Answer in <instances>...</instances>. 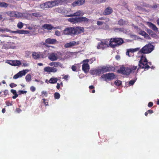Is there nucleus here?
<instances>
[{"label":"nucleus","mask_w":159,"mask_h":159,"mask_svg":"<svg viewBox=\"0 0 159 159\" xmlns=\"http://www.w3.org/2000/svg\"><path fill=\"white\" fill-rule=\"evenodd\" d=\"M28 72L29 70H25L20 71L14 75L13 76V79H16L19 78L25 75Z\"/></svg>","instance_id":"nucleus-12"},{"label":"nucleus","mask_w":159,"mask_h":159,"mask_svg":"<svg viewBox=\"0 0 159 159\" xmlns=\"http://www.w3.org/2000/svg\"><path fill=\"white\" fill-rule=\"evenodd\" d=\"M42 28L43 29H47L48 30H51L52 29H60L61 30V26H57L54 28L50 24H45L42 26Z\"/></svg>","instance_id":"nucleus-16"},{"label":"nucleus","mask_w":159,"mask_h":159,"mask_svg":"<svg viewBox=\"0 0 159 159\" xmlns=\"http://www.w3.org/2000/svg\"><path fill=\"white\" fill-rule=\"evenodd\" d=\"M29 16H30L32 18L34 17H38L41 16V15L39 13H33L32 14H29Z\"/></svg>","instance_id":"nucleus-30"},{"label":"nucleus","mask_w":159,"mask_h":159,"mask_svg":"<svg viewBox=\"0 0 159 159\" xmlns=\"http://www.w3.org/2000/svg\"><path fill=\"white\" fill-rule=\"evenodd\" d=\"M4 31H7V32H10L13 33H19L21 34H25V31L24 30H20L15 31H11L10 30L8 29L7 28H0V32H3Z\"/></svg>","instance_id":"nucleus-11"},{"label":"nucleus","mask_w":159,"mask_h":159,"mask_svg":"<svg viewBox=\"0 0 159 159\" xmlns=\"http://www.w3.org/2000/svg\"><path fill=\"white\" fill-rule=\"evenodd\" d=\"M126 22L125 21H124L123 20L121 19L118 21V24L120 25H123L126 24Z\"/></svg>","instance_id":"nucleus-45"},{"label":"nucleus","mask_w":159,"mask_h":159,"mask_svg":"<svg viewBox=\"0 0 159 159\" xmlns=\"http://www.w3.org/2000/svg\"><path fill=\"white\" fill-rule=\"evenodd\" d=\"M53 7L58 5L63 4L66 3V0H56L52 1Z\"/></svg>","instance_id":"nucleus-21"},{"label":"nucleus","mask_w":159,"mask_h":159,"mask_svg":"<svg viewBox=\"0 0 159 159\" xmlns=\"http://www.w3.org/2000/svg\"><path fill=\"white\" fill-rule=\"evenodd\" d=\"M119 73L123 74L128 75L131 73V70L129 68L125 67H121L119 70H118Z\"/></svg>","instance_id":"nucleus-9"},{"label":"nucleus","mask_w":159,"mask_h":159,"mask_svg":"<svg viewBox=\"0 0 159 159\" xmlns=\"http://www.w3.org/2000/svg\"><path fill=\"white\" fill-rule=\"evenodd\" d=\"M25 79L26 80L27 82H29L31 80V75L30 74L27 75L25 76Z\"/></svg>","instance_id":"nucleus-38"},{"label":"nucleus","mask_w":159,"mask_h":159,"mask_svg":"<svg viewBox=\"0 0 159 159\" xmlns=\"http://www.w3.org/2000/svg\"><path fill=\"white\" fill-rule=\"evenodd\" d=\"M43 102L44 103V104L45 105V106H47L48 105V102H46V100L45 99H43Z\"/></svg>","instance_id":"nucleus-60"},{"label":"nucleus","mask_w":159,"mask_h":159,"mask_svg":"<svg viewBox=\"0 0 159 159\" xmlns=\"http://www.w3.org/2000/svg\"><path fill=\"white\" fill-rule=\"evenodd\" d=\"M84 13L82 11L79 10L73 14H70L67 15L66 16L67 17H71L73 16H83Z\"/></svg>","instance_id":"nucleus-18"},{"label":"nucleus","mask_w":159,"mask_h":159,"mask_svg":"<svg viewBox=\"0 0 159 159\" xmlns=\"http://www.w3.org/2000/svg\"><path fill=\"white\" fill-rule=\"evenodd\" d=\"M111 70V68L110 67L103 66L92 70H90V73L93 75H99L101 74L109 71Z\"/></svg>","instance_id":"nucleus-1"},{"label":"nucleus","mask_w":159,"mask_h":159,"mask_svg":"<svg viewBox=\"0 0 159 159\" xmlns=\"http://www.w3.org/2000/svg\"><path fill=\"white\" fill-rule=\"evenodd\" d=\"M71 69L73 71H75L76 70V67L75 65H73L72 66Z\"/></svg>","instance_id":"nucleus-59"},{"label":"nucleus","mask_w":159,"mask_h":159,"mask_svg":"<svg viewBox=\"0 0 159 159\" xmlns=\"http://www.w3.org/2000/svg\"><path fill=\"white\" fill-rule=\"evenodd\" d=\"M79 44V41H71L69 43L65 44L64 45V47L65 48H70L72 47L73 46L77 45H78Z\"/></svg>","instance_id":"nucleus-17"},{"label":"nucleus","mask_w":159,"mask_h":159,"mask_svg":"<svg viewBox=\"0 0 159 159\" xmlns=\"http://www.w3.org/2000/svg\"><path fill=\"white\" fill-rule=\"evenodd\" d=\"M60 54L58 52H52L49 55L48 58L52 61H56L60 58Z\"/></svg>","instance_id":"nucleus-8"},{"label":"nucleus","mask_w":159,"mask_h":159,"mask_svg":"<svg viewBox=\"0 0 159 159\" xmlns=\"http://www.w3.org/2000/svg\"><path fill=\"white\" fill-rule=\"evenodd\" d=\"M140 49V48H135L129 49V51L131 52H137Z\"/></svg>","instance_id":"nucleus-41"},{"label":"nucleus","mask_w":159,"mask_h":159,"mask_svg":"<svg viewBox=\"0 0 159 159\" xmlns=\"http://www.w3.org/2000/svg\"><path fill=\"white\" fill-rule=\"evenodd\" d=\"M74 35L78 34L84 32V28L80 27H74Z\"/></svg>","instance_id":"nucleus-22"},{"label":"nucleus","mask_w":159,"mask_h":159,"mask_svg":"<svg viewBox=\"0 0 159 159\" xmlns=\"http://www.w3.org/2000/svg\"><path fill=\"white\" fill-rule=\"evenodd\" d=\"M57 42V40L55 39L48 38L45 40V42L43 43V44L47 47L49 46L47 44H54Z\"/></svg>","instance_id":"nucleus-14"},{"label":"nucleus","mask_w":159,"mask_h":159,"mask_svg":"<svg viewBox=\"0 0 159 159\" xmlns=\"http://www.w3.org/2000/svg\"><path fill=\"white\" fill-rule=\"evenodd\" d=\"M95 1L98 3H100L105 2L106 0H95Z\"/></svg>","instance_id":"nucleus-53"},{"label":"nucleus","mask_w":159,"mask_h":159,"mask_svg":"<svg viewBox=\"0 0 159 159\" xmlns=\"http://www.w3.org/2000/svg\"><path fill=\"white\" fill-rule=\"evenodd\" d=\"M72 55V53L71 52H67L66 53L65 58V59H67L71 57Z\"/></svg>","instance_id":"nucleus-47"},{"label":"nucleus","mask_w":159,"mask_h":159,"mask_svg":"<svg viewBox=\"0 0 159 159\" xmlns=\"http://www.w3.org/2000/svg\"><path fill=\"white\" fill-rule=\"evenodd\" d=\"M115 75L113 73H108L102 75L101 78L104 79V81H107L108 80H113L115 78Z\"/></svg>","instance_id":"nucleus-7"},{"label":"nucleus","mask_w":159,"mask_h":159,"mask_svg":"<svg viewBox=\"0 0 159 159\" xmlns=\"http://www.w3.org/2000/svg\"><path fill=\"white\" fill-rule=\"evenodd\" d=\"M74 28L72 27H67L63 31L64 34L73 35H74Z\"/></svg>","instance_id":"nucleus-10"},{"label":"nucleus","mask_w":159,"mask_h":159,"mask_svg":"<svg viewBox=\"0 0 159 159\" xmlns=\"http://www.w3.org/2000/svg\"><path fill=\"white\" fill-rule=\"evenodd\" d=\"M17 86L16 84H14V83H11V84H10V86L11 88H13V87H16V86Z\"/></svg>","instance_id":"nucleus-57"},{"label":"nucleus","mask_w":159,"mask_h":159,"mask_svg":"<svg viewBox=\"0 0 159 159\" xmlns=\"http://www.w3.org/2000/svg\"><path fill=\"white\" fill-rule=\"evenodd\" d=\"M146 24L149 27L152 29L154 31H156L158 30V28L154 24L151 22H146Z\"/></svg>","instance_id":"nucleus-25"},{"label":"nucleus","mask_w":159,"mask_h":159,"mask_svg":"<svg viewBox=\"0 0 159 159\" xmlns=\"http://www.w3.org/2000/svg\"><path fill=\"white\" fill-rule=\"evenodd\" d=\"M69 77L68 75H65L64 76L63 79L66 80H68V78Z\"/></svg>","instance_id":"nucleus-64"},{"label":"nucleus","mask_w":159,"mask_h":159,"mask_svg":"<svg viewBox=\"0 0 159 159\" xmlns=\"http://www.w3.org/2000/svg\"><path fill=\"white\" fill-rule=\"evenodd\" d=\"M103 22L100 21H98L97 22V24L98 25H101L103 24Z\"/></svg>","instance_id":"nucleus-58"},{"label":"nucleus","mask_w":159,"mask_h":159,"mask_svg":"<svg viewBox=\"0 0 159 159\" xmlns=\"http://www.w3.org/2000/svg\"><path fill=\"white\" fill-rule=\"evenodd\" d=\"M149 64L151 65V62H148ZM148 61L145 56L142 55L141 56V59L139 61V67L141 68L148 69L149 66L148 65Z\"/></svg>","instance_id":"nucleus-2"},{"label":"nucleus","mask_w":159,"mask_h":159,"mask_svg":"<svg viewBox=\"0 0 159 159\" xmlns=\"http://www.w3.org/2000/svg\"><path fill=\"white\" fill-rule=\"evenodd\" d=\"M58 79L57 78L52 77L49 80V83L51 84H55L57 82Z\"/></svg>","instance_id":"nucleus-34"},{"label":"nucleus","mask_w":159,"mask_h":159,"mask_svg":"<svg viewBox=\"0 0 159 159\" xmlns=\"http://www.w3.org/2000/svg\"><path fill=\"white\" fill-rule=\"evenodd\" d=\"M11 92L14 95L12 97L13 98L15 99L18 96V94H17L16 90L11 89Z\"/></svg>","instance_id":"nucleus-36"},{"label":"nucleus","mask_w":159,"mask_h":159,"mask_svg":"<svg viewBox=\"0 0 159 159\" xmlns=\"http://www.w3.org/2000/svg\"><path fill=\"white\" fill-rule=\"evenodd\" d=\"M112 11V10L110 7H108L106 8L103 14L105 15H107L111 14Z\"/></svg>","instance_id":"nucleus-27"},{"label":"nucleus","mask_w":159,"mask_h":159,"mask_svg":"<svg viewBox=\"0 0 159 159\" xmlns=\"http://www.w3.org/2000/svg\"><path fill=\"white\" fill-rule=\"evenodd\" d=\"M136 80H130L129 82V84L130 85H132L135 82Z\"/></svg>","instance_id":"nucleus-51"},{"label":"nucleus","mask_w":159,"mask_h":159,"mask_svg":"<svg viewBox=\"0 0 159 159\" xmlns=\"http://www.w3.org/2000/svg\"><path fill=\"white\" fill-rule=\"evenodd\" d=\"M26 93L27 91H26L19 90L18 92V93L19 95H20L22 94Z\"/></svg>","instance_id":"nucleus-50"},{"label":"nucleus","mask_w":159,"mask_h":159,"mask_svg":"<svg viewBox=\"0 0 159 159\" xmlns=\"http://www.w3.org/2000/svg\"><path fill=\"white\" fill-rule=\"evenodd\" d=\"M95 60V59L94 58H93L90 59L84 60L82 61V62H86L87 63H88V62H89V63L91 64Z\"/></svg>","instance_id":"nucleus-33"},{"label":"nucleus","mask_w":159,"mask_h":159,"mask_svg":"<svg viewBox=\"0 0 159 159\" xmlns=\"http://www.w3.org/2000/svg\"><path fill=\"white\" fill-rule=\"evenodd\" d=\"M84 0H78L73 2L72 4V5L74 7L80 6L84 4Z\"/></svg>","instance_id":"nucleus-26"},{"label":"nucleus","mask_w":159,"mask_h":159,"mask_svg":"<svg viewBox=\"0 0 159 159\" xmlns=\"http://www.w3.org/2000/svg\"><path fill=\"white\" fill-rule=\"evenodd\" d=\"M110 40L109 39H102L98 43L97 46L98 49H103L110 46Z\"/></svg>","instance_id":"nucleus-5"},{"label":"nucleus","mask_w":159,"mask_h":159,"mask_svg":"<svg viewBox=\"0 0 159 159\" xmlns=\"http://www.w3.org/2000/svg\"><path fill=\"white\" fill-rule=\"evenodd\" d=\"M146 24L149 27L152 29L154 31H156L158 30V28L154 24L151 22H146Z\"/></svg>","instance_id":"nucleus-24"},{"label":"nucleus","mask_w":159,"mask_h":159,"mask_svg":"<svg viewBox=\"0 0 159 159\" xmlns=\"http://www.w3.org/2000/svg\"><path fill=\"white\" fill-rule=\"evenodd\" d=\"M145 38L147 39H149L150 38V37L149 36V35L146 33L143 36Z\"/></svg>","instance_id":"nucleus-56"},{"label":"nucleus","mask_w":159,"mask_h":159,"mask_svg":"<svg viewBox=\"0 0 159 159\" xmlns=\"http://www.w3.org/2000/svg\"><path fill=\"white\" fill-rule=\"evenodd\" d=\"M54 97L55 99H58L60 98V95L59 93H55L54 94Z\"/></svg>","instance_id":"nucleus-43"},{"label":"nucleus","mask_w":159,"mask_h":159,"mask_svg":"<svg viewBox=\"0 0 159 159\" xmlns=\"http://www.w3.org/2000/svg\"><path fill=\"white\" fill-rule=\"evenodd\" d=\"M68 20L71 22L75 23L82 22H87L89 21V20L85 17H80L69 18L68 19Z\"/></svg>","instance_id":"nucleus-6"},{"label":"nucleus","mask_w":159,"mask_h":159,"mask_svg":"<svg viewBox=\"0 0 159 159\" xmlns=\"http://www.w3.org/2000/svg\"><path fill=\"white\" fill-rule=\"evenodd\" d=\"M115 84L117 86H119L121 84V82L119 80H116L115 81Z\"/></svg>","instance_id":"nucleus-46"},{"label":"nucleus","mask_w":159,"mask_h":159,"mask_svg":"<svg viewBox=\"0 0 159 159\" xmlns=\"http://www.w3.org/2000/svg\"><path fill=\"white\" fill-rule=\"evenodd\" d=\"M62 13L65 14H71V10L69 8H63V9Z\"/></svg>","instance_id":"nucleus-32"},{"label":"nucleus","mask_w":159,"mask_h":159,"mask_svg":"<svg viewBox=\"0 0 159 159\" xmlns=\"http://www.w3.org/2000/svg\"><path fill=\"white\" fill-rule=\"evenodd\" d=\"M83 65L82 66V70L85 73H87L89 71L90 69L89 65L86 62H82Z\"/></svg>","instance_id":"nucleus-19"},{"label":"nucleus","mask_w":159,"mask_h":159,"mask_svg":"<svg viewBox=\"0 0 159 159\" xmlns=\"http://www.w3.org/2000/svg\"><path fill=\"white\" fill-rule=\"evenodd\" d=\"M30 90L31 91L34 92L35 91L36 88L34 86H31L30 88Z\"/></svg>","instance_id":"nucleus-54"},{"label":"nucleus","mask_w":159,"mask_h":159,"mask_svg":"<svg viewBox=\"0 0 159 159\" xmlns=\"http://www.w3.org/2000/svg\"><path fill=\"white\" fill-rule=\"evenodd\" d=\"M17 27L19 29H21L23 27V24L21 22H19L17 25Z\"/></svg>","instance_id":"nucleus-49"},{"label":"nucleus","mask_w":159,"mask_h":159,"mask_svg":"<svg viewBox=\"0 0 159 159\" xmlns=\"http://www.w3.org/2000/svg\"><path fill=\"white\" fill-rule=\"evenodd\" d=\"M44 71L47 72L48 73H56L57 71V69L56 68L50 67L46 66L43 69Z\"/></svg>","instance_id":"nucleus-13"},{"label":"nucleus","mask_w":159,"mask_h":159,"mask_svg":"<svg viewBox=\"0 0 159 159\" xmlns=\"http://www.w3.org/2000/svg\"><path fill=\"white\" fill-rule=\"evenodd\" d=\"M42 95L43 97H47L48 96L47 92L45 91H43L41 92Z\"/></svg>","instance_id":"nucleus-48"},{"label":"nucleus","mask_w":159,"mask_h":159,"mask_svg":"<svg viewBox=\"0 0 159 159\" xmlns=\"http://www.w3.org/2000/svg\"><path fill=\"white\" fill-rule=\"evenodd\" d=\"M53 7L52 1L51 2H48L42 4L40 5V7L42 8H48L52 7Z\"/></svg>","instance_id":"nucleus-15"},{"label":"nucleus","mask_w":159,"mask_h":159,"mask_svg":"<svg viewBox=\"0 0 159 159\" xmlns=\"http://www.w3.org/2000/svg\"><path fill=\"white\" fill-rule=\"evenodd\" d=\"M55 34L57 36H60L61 35L60 32L58 31H55Z\"/></svg>","instance_id":"nucleus-55"},{"label":"nucleus","mask_w":159,"mask_h":159,"mask_svg":"<svg viewBox=\"0 0 159 159\" xmlns=\"http://www.w3.org/2000/svg\"><path fill=\"white\" fill-rule=\"evenodd\" d=\"M32 56L34 59H39L41 58L40 52H32Z\"/></svg>","instance_id":"nucleus-23"},{"label":"nucleus","mask_w":159,"mask_h":159,"mask_svg":"<svg viewBox=\"0 0 159 159\" xmlns=\"http://www.w3.org/2000/svg\"><path fill=\"white\" fill-rule=\"evenodd\" d=\"M133 26L134 29L137 30V32L143 36L146 33V32L143 31L141 30L140 29H139L138 26L134 25Z\"/></svg>","instance_id":"nucleus-29"},{"label":"nucleus","mask_w":159,"mask_h":159,"mask_svg":"<svg viewBox=\"0 0 159 159\" xmlns=\"http://www.w3.org/2000/svg\"><path fill=\"white\" fill-rule=\"evenodd\" d=\"M154 48V46L151 43H148L146 45L141 49L139 53L143 54H148L153 51Z\"/></svg>","instance_id":"nucleus-3"},{"label":"nucleus","mask_w":159,"mask_h":159,"mask_svg":"<svg viewBox=\"0 0 159 159\" xmlns=\"http://www.w3.org/2000/svg\"><path fill=\"white\" fill-rule=\"evenodd\" d=\"M153 103L152 102H150L148 103V107H150L153 106Z\"/></svg>","instance_id":"nucleus-62"},{"label":"nucleus","mask_w":159,"mask_h":159,"mask_svg":"<svg viewBox=\"0 0 159 159\" xmlns=\"http://www.w3.org/2000/svg\"><path fill=\"white\" fill-rule=\"evenodd\" d=\"M8 93V91L7 90H6L4 91L3 92H0V96H3V95L4 96H6Z\"/></svg>","instance_id":"nucleus-40"},{"label":"nucleus","mask_w":159,"mask_h":159,"mask_svg":"<svg viewBox=\"0 0 159 159\" xmlns=\"http://www.w3.org/2000/svg\"><path fill=\"white\" fill-rule=\"evenodd\" d=\"M129 52H130L129 51V49H128V50H127V52H126V55L129 57H130V56L129 55Z\"/></svg>","instance_id":"nucleus-63"},{"label":"nucleus","mask_w":159,"mask_h":159,"mask_svg":"<svg viewBox=\"0 0 159 159\" xmlns=\"http://www.w3.org/2000/svg\"><path fill=\"white\" fill-rule=\"evenodd\" d=\"M13 62L14 66H19L21 64V62L19 60H13Z\"/></svg>","instance_id":"nucleus-37"},{"label":"nucleus","mask_w":159,"mask_h":159,"mask_svg":"<svg viewBox=\"0 0 159 159\" xmlns=\"http://www.w3.org/2000/svg\"><path fill=\"white\" fill-rule=\"evenodd\" d=\"M6 62L7 63L9 64H10L11 65L13 66V61H11V60L7 61Z\"/></svg>","instance_id":"nucleus-52"},{"label":"nucleus","mask_w":159,"mask_h":159,"mask_svg":"<svg viewBox=\"0 0 159 159\" xmlns=\"http://www.w3.org/2000/svg\"><path fill=\"white\" fill-rule=\"evenodd\" d=\"M110 40V46L112 48H115L124 43L123 40L121 38H111Z\"/></svg>","instance_id":"nucleus-4"},{"label":"nucleus","mask_w":159,"mask_h":159,"mask_svg":"<svg viewBox=\"0 0 159 159\" xmlns=\"http://www.w3.org/2000/svg\"><path fill=\"white\" fill-rule=\"evenodd\" d=\"M49 65L51 66L55 67L59 66L61 68H64L63 65L61 63L58 62H52L49 64Z\"/></svg>","instance_id":"nucleus-20"},{"label":"nucleus","mask_w":159,"mask_h":159,"mask_svg":"<svg viewBox=\"0 0 159 159\" xmlns=\"http://www.w3.org/2000/svg\"><path fill=\"white\" fill-rule=\"evenodd\" d=\"M137 66H131L130 68H129L131 70V72L134 73L136 69H137V70H138L139 67L138 69H137Z\"/></svg>","instance_id":"nucleus-39"},{"label":"nucleus","mask_w":159,"mask_h":159,"mask_svg":"<svg viewBox=\"0 0 159 159\" xmlns=\"http://www.w3.org/2000/svg\"><path fill=\"white\" fill-rule=\"evenodd\" d=\"M15 17L19 18L25 16V13H22L18 12H15Z\"/></svg>","instance_id":"nucleus-31"},{"label":"nucleus","mask_w":159,"mask_h":159,"mask_svg":"<svg viewBox=\"0 0 159 159\" xmlns=\"http://www.w3.org/2000/svg\"><path fill=\"white\" fill-rule=\"evenodd\" d=\"M16 11H9L7 12V15L11 17H15V14Z\"/></svg>","instance_id":"nucleus-35"},{"label":"nucleus","mask_w":159,"mask_h":159,"mask_svg":"<svg viewBox=\"0 0 159 159\" xmlns=\"http://www.w3.org/2000/svg\"><path fill=\"white\" fill-rule=\"evenodd\" d=\"M115 30L116 31H122L123 29L121 28H116L115 29Z\"/></svg>","instance_id":"nucleus-61"},{"label":"nucleus","mask_w":159,"mask_h":159,"mask_svg":"<svg viewBox=\"0 0 159 159\" xmlns=\"http://www.w3.org/2000/svg\"><path fill=\"white\" fill-rule=\"evenodd\" d=\"M41 58H42L46 57L47 56L49 55V52L48 50L44 51L43 52H40Z\"/></svg>","instance_id":"nucleus-28"},{"label":"nucleus","mask_w":159,"mask_h":159,"mask_svg":"<svg viewBox=\"0 0 159 159\" xmlns=\"http://www.w3.org/2000/svg\"><path fill=\"white\" fill-rule=\"evenodd\" d=\"M63 8H57L55 9V11L59 13H62Z\"/></svg>","instance_id":"nucleus-42"},{"label":"nucleus","mask_w":159,"mask_h":159,"mask_svg":"<svg viewBox=\"0 0 159 159\" xmlns=\"http://www.w3.org/2000/svg\"><path fill=\"white\" fill-rule=\"evenodd\" d=\"M7 4L4 2H0V7H7Z\"/></svg>","instance_id":"nucleus-44"}]
</instances>
